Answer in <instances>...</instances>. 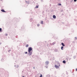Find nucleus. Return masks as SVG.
I'll return each mask as SVG.
<instances>
[{
  "mask_svg": "<svg viewBox=\"0 0 77 77\" xmlns=\"http://www.w3.org/2000/svg\"><path fill=\"white\" fill-rule=\"evenodd\" d=\"M35 8H38V6H36Z\"/></svg>",
  "mask_w": 77,
  "mask_h": 77,
  "instance_id": "b1692460",
  "label": "nucleus"
},
{
  "mask_svg": "<svg viewBox=\"0 0 77 77\" xmlns=\"http://www.w3.org/2000/svg\"><path fill=\"white\" fill-rule=\"evenodd\" d=\"M57 64L58 65V66H60V63H59V62H57Z\"/></svg>",
  "mask_w": 77,
  "mask_h": 77,
  "instance_id": "ddd939ff",
  "label": "nucleus"
},
{
  "mask_svg": "<svg viewBox=\"0 0 77 77\" xmlns=\"http://www.w3.org/2000/svg\"><path fill=\"white\" fill-rule=\"evenodd\" d=\"M40 26V24H37L38 27H39Z\"/></svg>",
  "mask_w": 77,
  "mask_h": 77,
  "instance_id": "f3484780",
  "label": "nucleus"
},
{
  "mask_svg": "<svg viewBox=\"0 0 77 77\" xmlns=\"http://www.w3.org/2000/svg\"><path fill=\"white\" fill-rule=\"evenodd\" d=\"M43 54V52H42V54L41 53H40L41 54Z\"/></svg>",
  "mask_w": 77,
  "mask_h": 77,
  "instance_id": "473e14b6",
  "label": "nucleus"
},
{
  "mask_svg": "<svg viewBox=\"0 0 77 77\" xmlns=\"http://www.w3.org/2000/svg\"><path fill=\"white\" fill-rule=\"evenodd\" d=\"M25 2L27 4H28V5H29V1H26Z\"/></svg>",
  "mask_w": 77,
  "mask_h": 77,
  "instance_id": "9d476101",
  "label": "nucleus"
},
{
  "mask_svg": "<svg viewBox=\"0 0 77 77\" xmlns=\"http://www.w3.org/2000/svg\"><path fill=\"white\" fill-rule=\"evenodd\" d=\"M66 61H65V60H64L63 61V63L65 64L66 63Z\"/></svg>",
  "mask_w": 77,
  "mask_h": 77,
  "instance_id": "0eeeda50",
  "label": "nucleus"
},
{
  "mask_svg": "<svg viewBox=\"0 0 77 77\" xmlns=\"http://www.w3.org/2000/svg\"><path fill=\"white\" fill-rule=\"evenodd\" d=\"M66 60H67V61H68V58H66Z\"/></svg>",
  "mask_w": 77,
  "mask_h": 77,
  "instance_id": "bb28decb",
  "label": "nucleus"
},
{
  "mask_svg": "<svg viewBox=\"0 0 77 77\" xmlns=\"http://www.w3.org/2000/svg\"><path fill=\"white\" fill-rule=\"evenodd\" d=\"M32 51H33V49L32 47H30L28 48V53H29V56H31L32 54Z\"/></svg>",
  "mask_w": 77,
  "mask_h": 77,
  "instance_id": "f257e3e1",
  "label": "nucleus"
},
{
  "mask_svg": "<svg viewBox=\"0 0 77 77\" xmlns=\"http://www.w3.org/2000/svg\"><path fill=\"white\" fill-rule=\"evenodd\" d=\"M5 36H8L7 34H5Z\"/></svg>",
  "mask_w": 77,
  "mask_h": 77,
  "instance_id": "4be33fe9",
  "label": "nucleus"
},
{
  "mask_svg": "<svg viewBox=\"0 0 77 77\" xmlns=\"http://www.w3.org/2000/svg\"><path fill=\"white\" fill-rule=\"evenodd\" d=\"M25 54H27V52H26L25 53Z\"/></svg>",
  "mask_w": 77,
  "mask_h": 77,
  "instance_id": "c85d7f7f",
  "label": "nucleus"
},
{
  "mask_svg": "<svg viewBox=\"0 0 77 77\" xmlns=\"http://www.w3.org/2000/svg\"><path fill=\"white\" fill-rule=\"evenodd\" d=\"M61 49L63 50V47L62 46L61 48Z\"/></svg>",
  "mask_w": 77,
  "mask_h": 77,
  "instance_id": "2eb2a0df",
  "label": "nucleus"
},
{
  "mask_svg": "<svg viewBox=\"0 0 77 77\" xmlns=\"http://www.w3.org/2000/svg\"><path fill=\"white\" fill-rule=\"evenodd\" d=\"M61 45L63 46V47H65V44L63 43H61Z\"/></svg>",
  "mask_w": 77,
  "mask_h": 77,
  "instance_id": "1a4fd4ad",
  "label": "nucleus"
},
{
  "mask_svg": "<svg viewBox=\"0 0 77 77\" xmlns=\"http://www.w3.org/2000/svg\"><path fill=\"white\" fill-rule=\"evenodd\" d=\"M15 62H17V61H15Z\"/></svg>",
  "mask_w": 77,
  "mask_h": 77,
  "instance_id": "a19ab883",
  "label": "nucleus"
},
{
  "mask_svg": "<svg viewBox=\"0 0 77 77\" xmlns=\"http://www.w3.org/2000/svg\"><path fill=\"white\" fill-rule=\"evenodd\" d=\"M39 77H42V75L41 74Z\"/></svg>",
  "mask_w": 77,
  "mask_h": 77,
  "instance_id": "412c9836",
  "label": "nucleus"
},
{
  "mask_svg": "<svg viewBox=\"0 0 77 77\" xmlns=\"http://www.w3.org/2000/svg\"><path fill=\"white\" fill-rule=\"evenodd\" d=\"M33 21V19H32V18L30 19V22H32Z\"/></svg>",
  "mask_w": 77,
  "mask_h": 77,
  "instance_id": "f8f14e48",
  "label": "nucleus"
},
{
  "mask_svg": "<svg viewBox=\"0 0 77 77\" xmlns=\"http://www.w3.org/2000/svg\"><path fill=\"white\" fill-rule=\"evenodd\" d=\"M8 52H10V51H11V50H8Z\"/></svg>",
  "mask_w": 77,
  "mask_h": 77,
  "instance_id": "cd10ccee",
  "label": "nucleus"
},
{
  "mask_svg": "<svg viewBox=\"0 0 77 77\" xmlns=\"http://www.w3.org/2000/svg\"><path fill=\"white\" fill-rule=\"evenodd\" d=\"M41 24H43V21H41Z\"/></svg>",
  "mask_w": 77,
  "mask_h": 77,
  "instance_id": "6ab92c4d",
  "label": "nucleus"
},
{
  "mask_svg": "<svg viewBox=\"0 0 77 77\" xmlns=\"http://www.w3.org/2000/svg\"><path fill=\"white\" fill-rule=\"evenodd\" d=\"M52 0H51V2H52Z\"/></svg>",
  "mask_w": 77,
  "mask_h": 77,
  "instance_id": "4c0bfd02",
  "label": "nucleus"
},
{
  "mask_svg": "<svg viewBox=\"0 0 77 77\" xmlns=\"http://www.w3.org/2000/svg\"><path fill=\"white\" fill-rule=\"evenodd\" d=\"M55 67H56V69H57L58 68H59V66H57V65H55Z\"/></svg>",
  "mask_w": 77,
  "mask_h": 77,
  "instance_id": "20e7f679",
  "label": "nucleus"
},
{
  "mask_svg": "<svg viewBox=\"0 0 77 77\" xmlns=\"http://www.w3.org/2000/svg\"><path fill=\"white\" fill-rule=\"evenodd\" d=\"M2 28H0V32H2Z\"/></svg>",
  "mask_w": 77,
  "mask_h": 77,
  "instance_id": "a211bd4d",
  "label": "nucleus"
},
{
  "mask_svg": "<svg viewBox=\"0 0 77 77\" xmlns=\"http://www.w3.org/2000/svg\"><path fill=\"white\" fill-rule=\"evenodd\" d=\"M2 0H1V1H2Z\"/></svg>",
  "mask_w": 77,
  "mask_h": 77,
  "instance_id": "58836bf2",
  "label": "nucleus"
},
{
  "mask_svg": "<svg viewBox=\"0 0 77 77\" xmlns=\"http://www.w3.org/2000/svg\"><path fill=\"white\" fill-rule=\"evenodd\" d=\"M76 71H77V68H76Z\"/></svg>",
  "mask_w": 77,
  "mask_h": 77,
  "instance_id": "f704fd0d",
  "label": "nucleus"
},
{
  "mask_svg": "<svg viewBox=\"0 0 77 77\" xmlns=\"http://www.w3.org/2000/svg\"><path fill=\"white\" fill-rule=\"evenodd\" d=\"M1 60V61H4V59L2 58Z\"/></svg>",
  "mask_w": 77,
  "mask_h": 77,
  "instance_id": "4468645a",
  "label": "nucleus"
},
{
  "mask_svg": "<svg viewBox=\"0 0 77 77\" xmlns=\"http://www.w3.org/2000/svg\"><path fill=\"white\" fill-rule=\"evenodd\" d=\"M45 67H46V68H48V66H45Z\"/></svg>",
  "mask_w": 77,
  "mask_h": 77,
  "instance_id": "5701e85b",
  "label": "nucleus"
},
{
  "mask_svg": "<svg viewBox=\"0 0 77 77\" xmlns=\"http://www.w3.org/2000/svg\"><path fill=\"white\" fill-rule=\"evenodd\" d=\"M26 47H29V45H26Z\"/></svg>",
  "mask_w": 77,
  "mask_h": 77,
  "instance_id": "aec40b11",
  "label": "nucleus"
},
{
  "mask_svg": "<svg viewBox=\"0 0 77 77\" xmlns=\"http://www.w3.org/2000/svg\"><path fill=\"white\" fill-rule=\"evenodd\" d=\"M53 18L54 19H56V16H55V15H54L53 16Z\"/></svg>",
  "mask_w": 77,
  "mask_h": 77,
  "instance_id": "39448f33",
  "label": "nucleus"
},
{
  "mask_svg": "<svg viewBox=\"0 0 77 77\" xmlns=\"http://www.w3.org/2000/svg\"><path fill=\"white\" fill-rule=\"evenodd\" d=\"M58 51V50L57 49H56L55 50V52H57Z\"/></svg>",
  "mask_w": 77,
  "mask_h": 77,
  "instance_id": "dca6fc26",
  "label": "nucleus"
},
{
  "mask_svg": "<svg viewBox=\"0 0 77 77\" xmlns=\"http://www.w3.org/2000/svg\"><path fill=\"white\" fill-rule=\"evenodd\" d=\"M74 1L75 2H77V0H74Z\"/></svg>",
  "mask_w": 77,
  "mask_h": 77,
  "instance_id": "a878e982",
  "label": "nucleus"
},
{
  "mask_svg": "<svg viewBox=\"0 0 77 77\" xmlns=\"http://www.w3.org/2000/svg\"><path fill=\"white\" fill-rule=\"evenodd\" d=\"M14 66L16 68H18V65H17L16 66L15 65H14Z\"/></svg>",
  "mask_w": 77,
  "mask_h": 77,
  "instance_id": "423d86ee",
  "label": "nucleus"
},
{
  "mask_svg": "<svg viewBox=\"0 0 77 77\" xmlns=\"http://www.w3.org/2000/svg\"><path fill=\"white\" fill-rule=\"evenodd\" d=\"M75 57H76V56H74V58H75Z\"/></svg>",
  "mask_w": 77,
  "mask_h": 77,
  "instance_id": "c756f323",
  "label": "nucleus"
},
{
  "mask_svg": "<svg viewBox=\"0 0 77 77\" xmlns=\"http://www.w3.org/2000/svg\"><path fill=\"white\" fill-rule=\"evenodd\" d=\"M55 44H56V42H53L52 43H50V45H54Z\"/></svg>",
  "mask_w": 77,
  "mask_h": 77,
  "instance_id": "7ed1b4c3",
  "label": "nucleus"
},
{
  "mask_svg": "<svg viewBox=\"0 0 77 77\" xmlns=\"http://www.w3.org/2000/svg\"><path fill=\"white\" fill-rule=\"evenodd\" d=\"M45 64L46 65H48L49 64V62L48 61H47L45 62Z\"/></svg>",
  "mask_w": 77,
  "mask_h": 77,
  "instance_id": "f03ea898",
  "label": "nucleus"
},
{
  "mask_svg": "<svg viewBox=\"0 0 77 77\" xmlns=\"http://www.w3.org/2000/svg\"><path fill=\"white\" fill-rule=\"evenodd\" d=\"M14 64H15V63H14Z\"/></svg>",
  "mask_w": 77,
  "mask_h": 77,
  "instance_id": "79ce46f5",
  "label": "nucleus"
},
{
  "mask_svg": "<svg viewBox=\"0 0 77 77\" xmlns=\"http://www.w3.org/2000/svg\"><path fill=\"white\" fill-rule=\"evenodd\" d=\"M41 2H44V1H43V0H41Z\"/></svg>",
  "mask_w": 77,
  "mask_h": 77,
  "instance_id": "2f4dec72",
  "label": "nucleus"
},
{
  "mask_svg": "<svg viewBox=\"0 0 77 77\" xmlns=\"http://www.w3.org/2000/svg\"><path fill=\"white\" fill-rule=\"evenodd\" d=\"M61 4H60V3H59V6H61Z\"/></svg>",
  "mask_w": 77,
  "mask_h": 77,
  "instance_id": "393cba45",
  "label": "nucleus"
},
{
  "mask_svg": "<svg viewBox=\"0 0 77 77\" xmlns=\"http://www.w3.org/2000/svg\"><path fill=\"white\" fill-rule=\"evenodd\" d=\"M22 72H23V71H22Z\"/></svg>",
  "mask_w": 77,
  "mask_h": 77,
  "instance_id": "ea45409f",
  "label": "nucleus"
},
{
  "mask_svg": "<svg viewBox=\"0 0 77 77\" xmlns=\"http://www.w3.org/2000/svg\"><path fill=\"white\" fill-rule=\"evenodd\" d=\"M69 60H70V59H71V58H69Z\"/></svg>",
  "mask_w": 77,
  "mask_h": 77,
  "instance_id": "c9c22d12",
  "label": "nucleus"
},
{
  "mask_svg": "<svg viewBox=\"0 0 77 77\" xmlns=\"http://www.w3.org/2000/svg\"><path fill=\"white\" fill-rule=\"evenodd\" d=\"M49 6H50V7H51V5L50 4L49 5Z\"/></svg>",
  "mask_w": 77,
  "mask_h": 77,
  "instance_id": "7c9ffc66",
  "label": "nucleus"
},
{
  "mask_svg": "<svg viewBox=\"0 0 77 77\" xmlns=\"http://www.w3.org/2000/svg\"><path fill=\"white\" fill-rule=\"evenodd\" d=\"M1 11H2V12H6V11H5L3 9H2L1 10Z\"/></svg>",
  "mask_w": 77,
  "mask_h": 77,
  "instance_id": "6e6552de",
  "label": "nucleus"
},
{
  "mask_svg": "<svg viewBox=\"0 0 77 77\" xmlns=\"http://www.w3.org/2000/svg\"><path fill=\"white\" fill-rule=\"evenodd\" d=\"M46 77H50V75H48L46 76Z\"/></svg>",
  "mask_w": 77,
  "mask_h": 77,
  "instance_id": "9b49d317",
  "label": "nucleus"
},
{
  "mask_svg": "<svg viewBox=\"0 0 77 77\" xmlns=\"http://www.w3.org/2000/svg\"><path fill=\"white\" fill-rule=\"evenodd\" d=\"M33 69H35V67H33Z\"/></svg>",
  "mask_w": 77,
  "mask_h": 77,
  "instance_id": "72a5a7b5",
  "label": "nucleus"
},
{
  "mask_svg": "<svg viewBox=\"0 0 77 77\" xmlns=\"http://www.w3.org/2000/svg\"><path fill=\"white\" fill-rule=\"evenodd\" d=\"M75 39H76L75 40H76V39H77V38L75 37Z\"/></svg>",
  "mask_w": 77,
  "mask_h": 77,
  "instance_id": "e433bc0d",
  "label": "nucleus"
}]
</instances>
